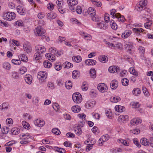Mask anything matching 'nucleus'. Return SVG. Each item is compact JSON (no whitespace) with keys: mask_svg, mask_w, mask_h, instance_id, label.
Wrapping results in <instances>:
<instances>
[{"mask_svg":"<svg viewBox=\"0 0 153 153\" xmlns=\"http://www.w3.org/2000/svg\"><path fill=\"white\" fill-rule=\"evenodd\" d=\"M141 122V120L139 118H134L131 120L130 123L132 126L137 125Z\"/></svg>","mask_w":153,"mask_h":153,"instance_id":"12","label":"nucleus"},{"mask_svg":"<svg viewBox=\"0 0 153 153\" xmlns=\"http://www.w3.org/2000/svg\"><path fill=\"white\" fill-rule=\"evenodd\" d=\"M47 17L49 19H53L56 18L57 15L55 13L51 12L48 14Z\"/></svg>","mask_w":153,"mask_h":153,"instance_id":"26","label":"nucleus"},{"mask_svg":"<svg viewBox=\"0 0 153 153\" xmlns=\"http://www.w3.org/2000/svg\"><path fill=\"white\" fill-rule=\"evenodd\" d=\"M75 132L78 135L81 134V129L80 128L77 127L74 130Z\"/></svg>","mask_w":153,"mask_h":153,"instance_id":"48","label":"nucleus"},{"mask_svg":"<svg viewBox=\"0 0 153 153\" xmlns=\"http://www.w3.org/2000/svg\"><path fill=\"white\" fill-rule=\"evenodd\" d=\"M92 132L95 133H98L99 132V130H98V128L96 126H94L91 129Z\"/></svg>","mask_w":153,"mask_h":153,"instance_id":"62","label":"nucleus"},{"mask_svg":"<svg viewBox=\"0 0 153 153\" xmlns=\"http://www.w3.org/2000/svg\"><path fill=\"white\" fill-rule=\"evenodd\" d=\"M101 140H102V141L104 142L107 141L109 138V136L108 135L106 134L103 135L102 136L101 138Z\"/></svg>","mask_w":153,"mask_h":153,"instance_id":"46","label":"nucleus"},{"mask_svg":"<svg viewBox=\"0 0 153 153\" xmlns=\"http://www.w3.org/2000/svg\"><path fill=\"white\" fill-rule=\"evenodd\" d=\"M76 10V13L79 14H81V13L82 10L81 8V7L79 6L76 7L75 9V10Z\"/></svg>","mask_w":153,"mask_h":153,"instance_id":"59","label":"nucleus"},{"mask_svg":"<svg viewBox=\"0 0 153 153\" xmlns=\"http://www.w3.org/2000/svg\"><path fill=\"white\" fill-rule=\"evenodd\" d=\"M64 65L65 68H68L73 66V65L72 64L69 62H65L64 63Z\"/></svg>","mask_w":153,"mask_h":153,"instance_id":"45","label":"nucleus"},{"mask_svg":"<svg viewBox=\"0 0 153 153\" xmlns=\"http://www.w3.org/2000/svg\"><path fill=\"white\" fill-rule=\"evenodd\" d=\"M71 110L74 113H78L80 111L81 108L79 106L76 105L73 106L72 107Z\"/></svg>","mask_w":153,"mask_h":153,"instance_id":"29","label":"nucleus"},{"mask_svg":"<svg viewBox=\"0 0 153 153\" xmlns=\"http://www.w3.org/2000/svg\"><path fill=\"white\" fill-rule=\"evenodd\" d=\"M119 70V68L116 66H110L108 68L109 71L111 73H113L117 72Z\"/></svg>","mask_w":153,"mask_h":153,"instance_id":"15","label":"nucleus"},{"mask_svg":"<svg viewBox=\"0 0 153 153\" xmlns=\"http://www.w3.org/2000/svg\"><path fill=\"white\" fill-rule=\"evenodd\" d=\"M8 108L7 103L6 102L3 103L0 106V109H7Z\"/></svg>","mask_w":153,"mask_h":153,"instance_id":"57","label":"nucleus"},{"mask_svg":"<svg viewBox=\"0 0 153 153\" xmlns=\"http://www.w3.org/2000/svg\"><path fill=\"white\" fill-rule=\"evenodd\" d=\"M73 61L77 63L80 62L82 60V58L79 56H76L73 57L72 58Z\"/></svg>","mask_w":153,"mask_h":153,"instance_id":"34","label":"nucleus"},{"mask_svg":"<svg viewBox=\"0 0 153 153\" xmlns=\"http://www.w3.org/2000/svg\"><path fill=\"white\" fill-rule=\"evenodd\" d=\"M97 89L98 90L102 93L108 90V88L106 85L104 83H100L97 86Z\"/></svg>","mask_w":153,"mask_h":153,"instance_id":"6","label":"nucleus"},{"mask_svg":"<svg viewBox=\"0 0 153 153\" xmlns=\"http://www.w3.org/2000/svg\"><path fill=\"white\" fill-rule=\"evenodd\" d=\"M133 108H138L140 106V104L137 102H132L131 103Z\"/></svg>","mask_w":153,"mask_h":153,"instance_id":"47","label":"nucleus"},{"mask_svg":"<svg viewBox=\"0 0 153 153\" xmlns=\"http://www.w3.org/2000/svg\"><path fill=\"white\" fill-rule=\"evenodd\" d=\"M22 124L25 128L28 129L30 128V125L26 121H23L22 123Z\"/></svg>","mask_w":153,"mask_h":153,"instance_id":"43","label":"nucleus"},{"mask_svg":"<svg viewBox=\"0 0 153 153\" xmlns=\"http://www.w3.org/2000/svg\"><path fill=\"white\" fill-rule=\"evenodd\" d=\"M54 150L61 153H65V150L63 148H59L58 147H55L53 148Z\"/></svg>","mask_w":153,"mask_h":153,"instance_id":"42","label":"nucleus"},{"mask_svg":"<svg viewBox=\"0 0 153 153\" xmlns=\"http://www.w3.org/2000/svg\"><path fill=\"white\" fill-rule=\"evenodd\" d=\"M12 62L16 65H19L21 63V62L20 60L13 59L11 61Z\"/></svg>","mask_w":153,"mask_h":153,"instance_id":"54","label":"nucleus"},{"mask_svg":"<svg viewBox=\"0 0 153 153\" xmlns=\"http://www.w3.org/2000/svg\"><path fill=\"white\" fill-rule=\"evenodd\" d=\"M98 59L100 62L103 63L106 62L108 60L107 57L103 55L100 56L98 57Z\"/></svg>","mask_w":153,"mask_h":153,"instance_id":"16","label":"nucleus"},{"mask_svg":"<svg viewBox=\"0 0 153 153\" xmlns=\"http://www.w3.org/2000/svg\"><path fill=\"white\" fill-rule=\"evenodd\" d=\"M11 132L13 134L16 135L18 134L20 131V130L17 128H14L11 129Z\"/></svg>","mask_w":153,"mask_h":153,"instance_id":"41","label":"nucleus"},{"mask_svg":"<svg viewBox=\"0 0 153 153\" xmlns=\"http://www.w3.org/2000/svg\"><path fill=\"white\" fill-rule=\"evenodd\" d=\"M116 10L115 9H113L111 11L110 14L113 18H116L117 16L120 15L119 13H116Z\"/></svg>","mask_w":153,"mask_h":153,"instance_id":"33","label":"nucleus"},{"mask_svg":"<svg viewBox=\"0 0 153 153\" xmlns=\"http://www.w3.org/2000/svg\"><path fill=\"white\" fill-rule=\"evenodd\" d=\"M72 74L73 78L77 79L79 76L80 73L78 71L75 70L73 71Z\"/></svg>","mask_w":153,"mask_h":153,"instance_id":"30","label":"nucleus"},{"mask_svg":"<svg viewBox=\"0 0 153 153\" xmlns=\"http://www.w3.org/2000/svg\"><path fill=\"white\" fill-rule=\"evenodd\" d=\"M116 18L119 22H123L125 20L124 16H121L120 14V15L117 16Z\"/></svg>","mask_w":153,"mask_h":153,"instance_id":"40","label":"nucleus"},{"mask_svg":"<svg viewBox=\"0 0 153 153\" xmlns=\"http://www.w3.org/2000/svg\"><path fill=\"white\" fill-rule=\"evenodd\" d=\"M97 27L100 29H103L105 30L106 29L107 27V25L103 21L100 22V21L98 22H97Z\"/></svg>","mask_w":153,"mask_h":153,"instance_id":"7","label":"nucleus"},{"mask_svg":"<svg viewBox=\"0 0 153 153\" xmlns=\"http://www.w3.org/2000/svg\"><path fill=\"white\" fill-rule=\"evenodd\" d=\"M121 83L123 85L127 86L128 85L129 81L127 78H124L121 80Z\"/></svg>","mask_w":153,"mask_h":153,"instance_id":"36","label":"nucleus"},{"mask_svg":"<svg viewBox=\"0 0 153 153\" xmlns=\"http://www.w3.org/2000/svg\"><path fill=\"white\" fill-rule=\"evenodd\" d=\"M133 141L134 144L138 147H141V145L140 144L139 142L138 141L137 139V138H134L133 140Z\"/></svg>","mask_w":153,"mask_h":153,"instance_id":"53","label":"nucleus"},{"mask_svg":"<svg viewBox=\"0 0 153 153\" xmlns=\"http://www.w3.org/2000/svg\"><path fill=\"white\" fill-rule=\"evenodd\" d=\"M6 122L7 124H12L13 123L12 119L10 118L7 119L6 120Z\"/></svg>","mask_w":153,"mask_h":153,"instance_id":"63","label":"nucleus"},{"mask_svg":"<svg viewBox=\"0 0 153 153\" xmlns=\"http://www.w3.org/2000/svg\"><path fill=\"white\" fill-rule=\"evenodd\" d=\"M96 61L93 59L86 60L85 61V63L88 65H94L96 64Z\"/></svg>","mask_w":153,"mask_h":153,"instance_id":"19","label":"nucleus"},{"mask_svg":"<svg viewBox=\"0 0 153 153\" xmlns=\"http://www.w3.org/2000/svg\"><path fill=\"white\" fill-rule=\"evenodd\" d=\"M86 82H83L82 86V88L83 91H85L87 90L88 89V87L86 85Z\"/></svg>","mask_w":153,"mask_h":153,"instance_id":"55","label":"nucleus"},{"mask_svg":"<svg viewBox=\"0 0 153 153\" xmlns=\"http://www.w3.org/2000/svg\"><path fill=\"white\" fill-rule=\"evenodd\" d=\"M36 51V52L34 55V59L36 60H38L42 58V54L40 53V52H37V51Z\"/></svg>","mask_w":153,"mask_h":153,"instance_id":"27","label":"nucleus"},{"mask_svg":"<svg viewBox=\"0 0 153 153\" xmlns=\"http://www.w3.org/2000/svg\"><path fill=\"white\" fill-rule=\"evenodd\" d=\"M132 47V45L129 43L126 44V49L129 51H131Z\"/></svg>","mask_w":153,"mask_h":153,"instance_id":"61","label":"nucleus"},{"mask_svg":"<svg viewBox=\"0 0 153 153\" xmlns=\"http://www.w3.org/2000/svg\"><path fill=\"white\" fill-rule=\"evenodd\" d=\"M35 125L39 127L43 126L45 124V122L43 120L40 119H36L34 121Z\"/></svg>","mask_w":153,"mask_h":153,"instance_id":"10","label":"nucleus"},{"mask_svg":"<svg viewBox=\"0 0 153 153\" xmlns=\"http://www.w3.org/2000/svg\"><path fill=\"white\" fill-rule=\"evenodd\" d=\"M8 17L7 21H11L14 19L16 17V14L12 12H8Z\"/></svg>","mask_w":153,"mask_h":153,"instance_id":"23","label":"nucleus"},{"mask_svg":"<svg viewBox=\"0 0 153 153\" xmlns=\"http://www.w3.org/2000/svg\"><path fill=\"white\" fill-rule=\"evenodd\" d=\"M95 12V9L90 7L88 8L86 13L91 16L93 21L98 22L100 21V17L96 15Z\"/></svg>","mask_w":153,"mask_h":153,"instance_id":"1","label":"nucleus"},{"mask_svg":"<svg viewBox=\"0 0 153 153\" xmlns=\"http://www.w3.org/2000/svg\"><path fill=\"white\" fill-rule=\"evenodd\" d=\"M34 33L36 36H41L42 39H43L46 37L45 30L40 26L37 27L35 28L34 30Z\"/></svg>","mask_w":153,"mask_h":153,"instance_id":"2","label":"nucleus"},{"mask_svg":"<svg viewBox=\"0 0 153 153\" xmlns=\"http://www.w3.org/2000/svg\"><path fill=\"white\" fill-rule=\"evenodd\" d=\"M119 141L125 146H128L129 145V143L126 140L120 139L119 140Z\"/></svg>","mask_w":153,"mask_h":153,"instance_id":"52","label":"nucleus"},{"mask_svg":"<svg viewBox=\"0 0 153 153\" xmlns=\"http://www.w3.org/2000/svg\"><path fill=\"white\" fill-rule=\"evenodd\" d=\"M128 116L127 115H121L119 117L118 120L119 121H121L122 120H127L128 119Z\"/></svg>","mask_w":153,"mask_h":153,"instance_id":"31","label":"nucleus"},{"mask_svg":"<svg viewBox=\"0 0 153 153\" xmlns=\"http://www.w3.org/2000/svg\"><path fill=\"white\" fill-rule=\"evenodd\" d=\"M54 68L56 70L59 71L61 69L62 67L59 63H57L55 64Z\"/></svg>","mask_w":153,"mask_h":153,"instance_id":"51","label":"nucleus"},{"mask_svg":"<svg viewBox=\"0 0 153 153\" xmlns=\"http://www.w3.org/2000/svg\"><path fill=\"white\" fill-rule=\"evenodd\" d=\"M52 131L53 133L56 135H59L60 133V131L58 129L54 128L52 129Z\"/></svg>","mask_w":153,"mask_h":153,"instance_id":"50","label":"nucleus"},{"mask_svg":"<svg viewBox=\"0 0 153 153\" xmlns=\"http://www.w3.org/2000/svg\"><path fill=\"white\" fill-rule=\"evenodd\" d=\"M47 74L45 71H40L38 73L37 77L41 80L45 79L47 77Z\"/></svg>","mask_w":153,"mask_h":153,"instance_id":"9","label":"nucleus"},{"mask_svg":"<svg viewBox=\"0 0 153 153\" xmlns=\"http://www.w3.org/2000/svg\"><path fill=\"white\" fill-rule=\"evenodd\" d=\"M44 66L45 68H50L51 66V63L48 60H46L43 62Z\"/></svg>","mask_w":153,"mask_h":153,"instance_id":"38","label":"nucleus"},{"mask_svg":"<svg viewBox=\"0 0 153 153\" xmlns=\"http://www.w3.org/2000/svg\"><path fill=\"white\" fill-rule=\"evenodd\" d=\"M115 109L116 111L119 112H122L125 111V108L121 105H116L115 107Z\"/></svg>","mask_w":153,"mask_h":153,"instance_id":"22","label":"nucleus"},{"mask_svg":"<svg viewBox=\"0 0 153 153\" xmlns=\"http://www.w3.org/2000/svg\"><path fill=\"white\" fill-rule=\"evenodd\" d=\"M118 82L116 80H112L110 84V86L112 89H115L118 86Z\"/></svg>","mask_w":153,"mask_h":153,"instance_id":"20","label":"nucleus"},{"mask_svg":"<svg viewBox=\"0 0 153 153\" xmlns=\"http://www.w3.org/2000/svg\"><path fill=\"white\" fill-rule=\"evenodd\" d=\"M79 33L85 39L87 40H90L92 39L91 36L88 34L82 31H80Z\"/></svg>","mask_w":153,"mask_h":153,"instance_id":"13","label":"nucleus"},{"mask_svg":"<svg viewBox=\"0 0 153 153\" xmlns=\"http://www.w3.org/2000/svg\"><path fill=\"white\" fill-rule=\"evenodd\" d=\"M53 107L55 110L57 111L59 108V105L56 103H54L53 105Z\"/></svg>","mask_w":153,"mask_h":153,"instance_id":"60","label":"nucleus"},{"mask_svg":"<svg viewBox=\"0 0 153 153\" xmlns=\"http://www.w3.org/2000/svg\"><path fill=\"white\" fill-rule=\"evenodd\" d=\"M36 51L40 52V53L42 54V53H45L46 51V48L44 46L41 45H37L35 47Z\"/></svg>","mask_w":153,"mask_h":153,"instance_id":"11","label":"nucleus"},{"mask_svg":"<svg viewBox=\"0 0 153 153\" xmlns=\"http://www.w3.org/2000/svg\"><path fill=\"white\" fill-rule=\"evenodd\" d=\"M96 103V101L94 100H92L88 101L85 105L87 107L88 106L89 107L92 108L95 105Z\"/></svg>","mask_w":153,"mask_h":153,"instance_id":"21","label":"nucleus"},{"mask_svg":"<svg viewBox=\"0 0 153 153\" xmlns=\"http://www.w3.org/2000/svg\"><path fill=\"white\" fill-rule=\"evenodd\" d=\"M110 24L111 25V28L114 30H116L117 28V26L116 24L115 23L114 21L111 20L110 22Z\"/></svg>","mask_w":153,"mask_h":153,"instance_id":"39","label":"nucleus"},{"mask_svg":"<svg viewBox=\"0 0 153 153\" xmlns=\"http://www.w3.org/2000/svg\"><path fill=\"white\" fill-rule=\"evenodd\" d=\"M24 50L27 53H30L32 50L31 46L28 43H25L23 45Z\"/></svg>","mask_w":153,"mask_h":153,"instance_id":"8","label":"nucleus"},{"mask_svg":"<svg viewBox=\"0 0 153 153\" xmlns=\"http://www.w3.org/2000/svg\"><path fill=\"white\" fill-rule=\"evenodd\" d=\"M17 11L19 14L22 15H24L25 14V10L22 6H18L17 8Z\"/></svg>","mask_w":153,"mask_h":153,"instance_id":"14","label":"nucleus"},{"mask_svg":"<svg viewBox=\"0 0 153 153\" xmlns=\"http://www.w3.org/2000/svg\"><path fill=\"white\" fill-rule=\"evenodd\" d=\"M90 76L91 78H95L96 77V73L95 69L94 68H91L90 71Z\"/></svg>","mask_w":153,"mask_h":153,"instance_id":"24","label":"nucleus"},{"mask_svg":"<svg viewBox=\"0 0 153 153\" xmlns=\"http://www.w3.org/2000/svg\"><path fill=\"white\" fill-rule=\"evenodd\" d=\"M140 142L143 145L145 146H148L150 143L147 139L145 138L141 139L140 140Z\"/></svg>","mask_w":153,"mask_h":153,"instance_id":"25","label":"nucleus"},{"mask_svg":"<svg viewBox=\"0 0 153 153\" xmlns=\"http://www.w3.org/2000/svg\"><path fill=\"white\" fill-rule=\"evenodd\" d=\"M9 130V128H8L7 126H4L3 128H1L2 132L3 134H7L8 133Z\"/></svg>","mask_w":153,"mask_h":153,"instance_id":"44","label":"nucleus"},{"mask_svg":"<svg viewBox=\"0 0 153 153\" xmlns=\"http://www.w3.org/2000/svg\"><path fill=\"white\" fill-rule=\"evenodd\" d=\"M131 33V31L128 30H126L122 33L121 37L124 39L126 38L129 36Z\"/></svg>","mask_w":153,"mask_h":153,"instance_id":"17","label":"nucleus"},{"mask_svg":"<svg viewBox=\"0 0 153 153\" xmlns=\"http://www.w3.org/2000/svg\"><path fill=\"white\" fill-rule=\"evenodd\" d=\"M146 0H141L138 4H137L135 7L136 9L138 11H141L145 10L146 6Z\"/></svg>","mask_w":153,"mask_h":153,"instance_id":"3","label":"nucleus"},{"mask_svg":"<svg viewBox=\"0 0 153 153\" xmlns=\"http://www.w3.org/2000/svg\"><path fill=\"white\" fill-rule=\"evenodd\" d=\"M27 71L26 68L25 67H22L20 68L19 72L21 74H24Z\"/></svg>","mask_w":153,"mask_h":153,"instance_id":"56","label":"nucleus"},{"mask_svg":"<svg viewBox=\"0 0 153 153\" xmlns=\"http://www.w3.org/2000/svg\"><path fill=\"white\" fill-rule=\"evenodd\" d=\"M19 57L21 60L24 62H26L27 61L28 59L27 56L25 54H22L20 55Z\"/></svg>","mask_w":153,"mask_h":153,"instance_id":"35","label":"nucleus"},{"mask_svg":"<svg viewBox=\"0 0 153 153\" xmlns=\"http://www.w3.org/2000/svg\"><path fill=\"white\" fill-rule=\"evenodd\" d=\"M132 92L134 95L137 96L140 94L141 91L139 88H136L133 90Z\"/></svg>","mask_w":153,"mask_h":153,"instance_id":"37","label":"nucleus"},{"mask_svg":"<svg viewBox=\"0 0 153 153\" xmlns=\"http://www.w3.org/2000/svg\"><path fill=\"white\" fill-rule=\"evenodd\" d=\"M48 86L52 89H53L55 88L53 83L51 82H49L48 84Z\"/></svg>","mask_w":153,"mask_h":153,"instance_id":"64","label":"nucleus"},{"mask_svg":"<svg viewBox=\"0 0 153 153\" xmlns=\"http://www.w3.org/2000/svg\"><path fill=\"white\" fill-rule=\"evenodd\" d=\"M4 68L8 70H9L11 68L10 65L7 62H4L2 65Z\"/></svg>","mask_w":153,"mask_h":153,"instance_id":"32","label":"nucleus"},{"mask_svg":"<svg viewBox=\"0 0 153 153\" xmlns=\"http://www.w3.org/2000/svg\"><path fill=\"white\" fill-rule=\"evenodd\" d=\"M130 72L131 74H132L136 76H137L138 75V74L136 71L133 68H130Z\"/></svg>","mask_w":153,"mask_h":153,"instance_id":"49","label":"nucleus"},{"mask_svg":"<svg viewBox=\"0 0 153 153\" xmlns=\"http://www.w3.org/2000/svg\"><path fill=\"white\" fill-rule=\"evenodd\" d=\"M120 98L119 97L116 96L111 97L110 98V101L111 102L114 103L117 102L118 101H120Z\"/></svg>","mask_w":153,"mask_h":153,"instance_id":"28","label":"nucleus"},{"mask_svg":"<svg viewBox=\"0 0 153 153\" xmlns=\"http://www.w3.org/2000/svg\"><path fill=\"white\" fill-rule=\"evenodd\" d=\"M133 30L135 32H143L144 30L140 28H134L133 29Z\"/></svg>","mask_w":153,"mask_h":153,"instance_id":"58","label":"nucleus"},{"mask_svg":"<svg viewBox=\"0 0 153 153\" xmlns=\"http://www.w3.org/2000/svg\"><path fill=\"white\" fill-rule=\"evenodd\" d=\"M67 3L70 9L74 12L75 10V6L78 4L77 0H67Z\"/></svg>","mask_w":153,"mask_h":153,"instance_id":"4","label":"nucleus"},{"mask_svg":"<svg viewBox=\"0 0 153 153\" xmlns=\"http://www.w3.org/2000/svg\"><path fill=\"white\" fill-rule=\"evenodd\" d=\"M72 97L74 102L76 103H80L82 99L81 95L79 93H74Z\"/></svg>","mask_w":153,"mask_h":153,"instance_id":"5","label":"nucleus"},{"mask_svg":"<svg viewBox=\"0 0 153 153\" xmlns=\"http://www.w3.org/2000/svg\"><path fill=\"white\" fill-rule=\"evenodd\" d=\"M25 79L26 83L29 85L31 84L32 77L30 75H26L25 78Z\"/></svg>","mask_w":153,"mask_h":153,"instance_id":"18","label":"nucleus"}]
</instances>
